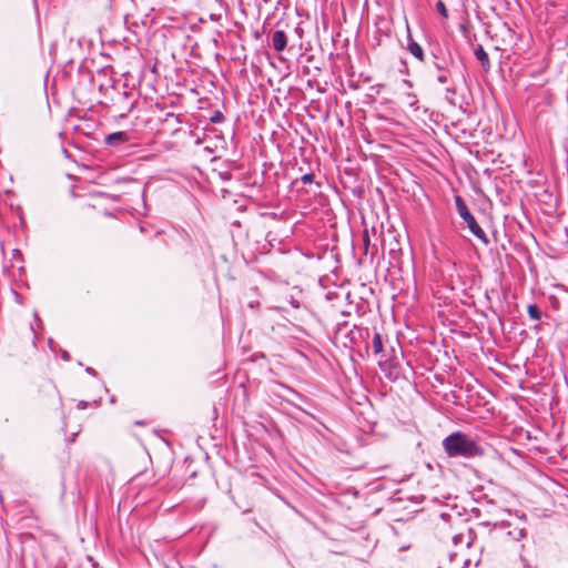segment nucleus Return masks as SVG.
<instances>
[{"label":"nucleus","mask_w":568,"mask_h":568,"mask_svg":"<svg viewBox=\"0 0 568 568\" xmlns=\"http://www.w3.org/2000/svg\"><path fill=\"white\" fill-rule=\"evenodd\" d=\"M378 365L387 379L395 382L399 378L400 366L396 358H387L385 355H382L378 359Z\"/></svg>","instance_id":"0eeeda50"},{"label":"nucleus","mask_w":568,"mask_h":568,"mask_svg":"<svg viewBox=\"0 0 568 568\" xmlns=\"http://www.w3.org/2000/svg\"><path fill=\"white\" fill-rule=\"evenodd\" d=\"M520 436H524L526 439H530L531 438V435H530V432L529 430H525V432H521L520 433Z\"/></svg>","instance_id":"f704fd0d"},{"label":"nucleus","mask_w":568,"mask_h":568,"mask_svg":"<svg viewBox=\"0 0 568 568\" xmlns=\"http://www.w3.org/2000/svg\"><path fill=\"white\" fill-rule=\"evenodd\" d=\"M544 460L556 464V456L549 455L548 449L541 444H535V465L542 464ZM544 481H550V479L535 466V504L539 505L535 506V516L550 518L554 514L555 500L542 486Z\"/></svg>","instance_id":"f257e3e1"},{"label":"nucleus","mask_w":568,"mask_h":568,"mask_svg":"<svg viewBox=\"0 0 568 568\" xmlns=\"http://www.w3.org/2000/svg\"><path fill=\"white\" fill-rule=\"evenodd\" d=\"M85 372L92 376H97V371L92 367H87Z\"/></svg>","instance_id":"72a5a7b5"},{"label":"nucleus","mask_w":568,"mask_h":568,"mask_svg":"<svg viewBox=\"0 0 568 568\" xmlns=\"http://www.w3.org/2000/svg\"><path fill=\"white\" fill-rule=\"evenodd\" d=\"M34 318H36V321L39 322V324L41 323V320L39 318L38 313H34Z\"/></svg>","instance_id":"a19ab883"},{"label":"nucleus","mask_w":568,"mask_h":568,"mask_svg":"<svg viewBox=\"0 0 568 568\" xmlns=\"http://www.w3.org/2000/svg\"><path fill=\"white\" fill-rule=\"evenodd\" d=\"M546 530H547V529H546V527H545V525H544V524L538 525V527H537V532H538V535H539V542H541V539H542V538H541V535H544V534L546 532Z\"/></svg>","instance_id":"cd10ccee"},{"label":"nucleus","mask_w":568,"mask_h":568,"mask_svg":"<svg viewBox=\"0 0 568 568\" xmlns=\"http://www.w3.org/2000/svg\"><path fill=\"white\" fill-rule=\"evenodd\" d=\"M457 93V90L454 85L447 87L445 90V99L452 104L455 105L453 97Z\"/></svg>","instance_id":"412c9836"},{"label":"nucleus","mask_w":568,"mask_h":568,"mask_svg":"<svg viewBox=\"0 0 568 568\" xmlns=\"http://www.w3.org/2000/svg\"><path fill=\"white\" fill-rule=\"evenodd\" d=\"M364 334L368 335V328L354 326V328L349 332L351 341L355 342L357 337H363Z\"/></svg>","instance_id":"6ab92c4d"},{"label":"nucleus","mask_w":568,"mask_h":568,"mask_svg":"<svg viewBox=\"0 0 568 568\" xmlns=\"http://www.w3.org/2000/svg\"><path fill=\"white\" fill-rule=\"evenodd\" d=\"M113 95L111 97V104L109 112L116 119H126L133 111L136 99L134 93L128 90H118L112 87Z\"/></svg>","instance_id":"39448f33"},{"label":"nucleus","mask_w":568,"mask_h":568,"mask_svg":"<svg viewBox=\"0 0 568 568\" xmlns=\"http://www.w3.org/2000/svg\"><path fill=\"white\" fill-rule=\"evenodd\" d=\"M271 41L274 50L276 52H282L287 45V36L283 30H276L273 32Z\"/></svg>","instance_id":"2eb2a0df"},{"label":"nucleus","mask_w":568,"mask_h":568,"mask_svg":"<svg viewBox=\"0 0 568 568\" xmlns=\"http://www.w3.org/2000/svg\"><path fill=\"white\" fill-rule=\"evenodd\" d=\"M552 374H554V371L550 365L547 367L545 366L540 369V378L541 379H546V378L550 377Z\"/></svg>","instance_id":"393cba45"},{"label":"nucleus","mask_w":568,"mask_h":568,"mask_svg":"<svg viewBox=\"0 0 568 568\" xmlns=\"http://www.w3.org/2000/svg\"><path fill=\"white\" fill-rule=\"evenodd\" d=\"M521 211H523V214L525 215L526 220L531 223V217L529 215V211L528 209L524 205V203L521 202Z\"/></svg>","instance_id":"c85d7f7f"},{"label":"nucleus","mask_w":568,"mask_h":568,"mask_svg":"<svg viewBox=\"0 0 568 568\" xmlns=\"http://www.w3.org/2000/svg\"><path fill=\"white\" fill-rule=\"evenodd\" d=\"M381 244H382V247H384V245H385V240H382V241H381Z\"/></svg>","instance_id":"c03bdc74"},{"label":"nucleus","mask_w":568,"mask_h":568,"mask_svg":"<svg viewBox=\"0 0 568 568\" xmlns=\"http://www.w3.org/2000/svg\"><path fill=\"white\" fill-rule=\"evenodd\" d=\"M549 298L555 310L568 314V290L560 288L557 295H551Z\"/></svg>","instance_id":"9d476101"},{"label":"nucleus","mask_w":568,"mask_h":568,"mask_svg":"<svg viewBox=\"0 0 568 568\" xmlns=\"http://www.w3.org/2000/svg\"><path fill=\"white\" fill-rule=\"evenodd\" d=\"M436 10L444 19H448V10L442 0L436 2Z\"/></svg>","instance_id":"5701e85b"},{"label":"nucleus","mask_w":568,"mask_h":568,"mask_svg":"<svg viewBox=\"0 0 568 568\" xmlns=\"http://www.w3.org/2000/svg\"><path fill=\"white\" fill-rule=\"evenodd\" d=\"M89 405H90V403H89V402L80 400V402L78 403L77 407H78V409H85V408H88V407H89Z\"/></svg>","instance_id":"c756f323"},{"label":"nucleus","mask_w":568,"mask_h":568,"mask_svg":"<svg viewBox=\"0 0 568 568\" xmlns=\"http://www.w3.org/2000/svg\"><path fill=\"white\" fill-rule=\"evenodd\" d=\"M406 103L409 108H413L414 110H417L419 106H418V99L417 97L415 95V93L413 92H407L406 93Z\"/></svg>","instance_id":"aec40b11"},{"label":"nucleus","mask_w":568,"mask_h":568,"mask_svg":"<svg viewBox=\"0 0 568 568\" xmlns=\"http://www.w3.org/2000/svg\"><path fill=\"white\" fill-rule=\"evenodd\" d=\"M100 404V400H94L93 405L98 406Z\"/></svg>","instance_id":"37998d69"},{"label":"nucleus","mask_w":568,"mask_h":568,"mask_svg":"<svg viewBox=\"0 0 568 568\" xmlns=\"http://www.w3.org/2000/svg\"><path fill=\"white\" fill-rule=\"evenodd\" d=\"M538 183L539 180L535 179V189L537 187ZM535 200L544 204V207H540V211L545 215L552 216V214L556 212V197L547 190H544L541 195H539L535 190Z\"/></svg>","instance_id":"6e6552de"},{"label":"nucleus","mask_w":568,"mask_h":568,"mask_svg":"<svg viewBox=\"0 0 568 568\" xmlns=\"http://www.w3.org/2000/svg\"><path fill=\"white\" fill-rule=\"evenodd\" d=\"M528 268L532 272V265L530 264V257L528 256Z\"/></svg>","instance_id":"58836bf2"},{"label":"nucleus","mask_w":568,"mask_h":568,"mask_svg":"<svg viewBox=\"0 0 568 568\" xmlns=\"http://www.w3.org/2000/svg\"><path fill=\"white\" fill-rule=\"evenodd\" d=\"M402 64L404 65L405 73H407V72H408V69H407V64H406V62H405V61H402Z\"/></svg>","instance_id":"4c0bfd02"},{"label":"nucleus","mask_w":568,"mask_h":568,"mask_svg":"<svg viewBox=\"0 0 568 568\" xmlns=\"http://www.w3.org/2000/svg\"><path fill=\"white\" fill-rule=\"evenodd\" d=\"M301 181L304 184H311L314 182V174L313 173H305L301 176Z\"/></svg>","instance_id":"bb28decb"},{"label":"nucleus","mask_w":568,"mask_h":568,"mask_svg":"<svg viewBox=\"0 0 568 568\" xmlns=\"http://www.w3.org/2000/svg\"><path fill=\"white\" fill-rule=\"evenodd\" d=\"M474 55L478 60V62L480 63V65H481L484 71L487 72V71L490 70V67H491L490 65V60H489L488 53L485 51L483 45L478 44L474 49Z\"/></svg>","instance_id":"dca6fc26"},{"label":"nucleus","mask_w":568,"mask_h":568,"mask_svg":"<svg viewBox=\"0 0 568 568\" xmlns=\"http://www.w3.org/2000/svg\"><path fill=\"white\" fill-rule=\"evenodd\" d=\"M224 120H225V118H224L223 113L220 110H215L212 113V115L210 116V121L212 123H215V124L222 123V122H224Z\"/></svg>","instance_id":"b1692460"},{"label":"nucleus","mask_w":568,"mask_h":568,"mask_svg":"<svg viewBox=\"0 0 568 568\" xmlns=\"http://www.w3.org/2000/svg\"><path fill=\"white\" fill-rule=\"evenodd\" d=\"M407 50L418 61H420V62L425 61L424 49L413 39V36L410 33V29H409L408 24H407Z\"/></svg>","instance_id":"f8f14e48"},{"label":"nucleus","mask_w":568,"mask_h":568,"mask_svg":"<svg viewBox=\"0 0 568 568\" xmlns=\"http://www.w3.org/2000/svg\"><path fill=\"white\" fill-rule=\"evenodd\" d=\"M286 300L294 308H300L302 306L300 300L293 295H290Z\"/></svg>","instance_id":"a878e982"},{"label":"nucleus","mask_w":568,"mask_h":568,"mask_svg":"<svg viewBox=\"0 0 568 568\" xmlns=\"http://www.w3.org/2000/svg\"><path fill=\"white\" fill-rule=\"evenodd\" d=\"M16 301H19V294L16 293Z\"/></svg>","instance_id":"a18cd8bd"},{"label":"nucleus","mask_w":568,"mask_h":568,"mask_svg":"<svg viewBox=\"0 0 568 568\" xmlns=\"http://www.w3.org/2000/svg\"><path fill=\"white\" fill-rule=\"evenodd\" d=\"M129 141V134L124 131L113 132L104 138V143L111 148H118Z\"/></svg>","instance_id":"4468645a"},{"label":"nucleus","mask_w":568,"mask_h":568,"mask_svg":"<svg viewBox=\"0 0 568 568\" xmlns=\"http://www.w3.org/2000/svg\"><path fill=\"white\" fill-rule=\"evenodd\" d=\"M61 357L63 361L69 362L70 361V354L67 351H63L61 354Z\"/></svg>","instance_id":"473e14b6"},{"label":"nucleus","mask_w":568,"mask_h":568,"mask_svg":"<svg viewBox=\"0 0 568 568\" xmlns=\"http://www.w3.org/2000/svg\"><path fill=\"white\" fill-rule=\"evenodd\" d=\"M547 83V80L541 78L535 72V89L540 88L539 93L535 92V100L537 98H542L545 104L549 105L551 103L552 94L549 89H544V85Z\"/></svg>","instance_id":"ddd939ff"},{"label":"nucleus","mask_w":568,"mask_h":568,"mask_svg":"<svg viewBox=\"0 0 568 568\" xmlns=\"http://www.w3.org/2000/svg\"><path fill=\"white\" fill-rule=\"evenodd\" d=\"M534 312H535V321L539 320L541 316V311L537 307V305H535Z\"/></svg>","instance_id":"7c9ffc66"},{"label":"nucleus","mask_w":568,"mask_h":568,"mask_svg":"<svg viewBox=\"0 0 568 568\" xmlns=\"http://www.w3.org/2000/svg\"><path fill=\"white\" fill-rule=\"evenodd\" d=\"M544 438H548V435L537 425L535 422V442H544Z\"/></svg>","instance_id":"4be33fe9"},{"label":"nucleus","mask_w":568,"mask_h":568,"mask_svg":"<svg viewBox=\"0 0 568 568\" xmlns=\"http://www.w3.org/2000/svg\"><path fill=\"white\" fill-rule=\"evenodd\" d=\"M455 205L459 217L467 225L470 233L478 239L483 244L488 245L489 239L483 227L478 224L474 214L470 212L467 203L460 195H455Z\"/></svg>","instance_id":"423d86ee"},{"label":"nucleus","mask_w":568,"mask_h":568,"mask_svg":"<svg viewBox=\"0 0 568 568\" xmlns=\"http://www.w3.org/2000/svg\"><path fill=\"white\" fill-rule=\"evenodd\" d=\"M539 357V354L537 353V351L535 349V361Z\"/></svg>","instance_id":"79ce46f5"},{"label":"nucleus","mask_w":568,"mask_h":568,"mask_svg":"<svg viewBox=\"0 0 568 568\" xmlns=\"http://www.w3.org/2000/svg\"><path fill=\"white\" fill-rule=\"evenodd\" d=\"M372 347H373L375 355H381V356L384 355L383 354V352H384L383 336L377 332H375V334L373 336Z\"/></svg>","instance_id":"f3484780"},{"label":"nucleus","mask_w":568,"mask_h":568,"mask_svg":"<svg viewBox=\"0 0 568 568\" xmlns=\"http://www.w3.org/2000/svg\"><path fill=\"white\" fill-rule=\"evenodd\" d=\"M403 84L408 87V88H413V82L410 80H403Z\"/></svg>","instance_id":"e433bc0d"},{"label":"nucleus","mask_w":568,"mask_h":568,"mask_svg":"<svg viewBox=\"0 0 568 568\" xmlns=\"http://www.w3.org/2000/svg\"><path fill=\"white\" fill-rule=\"evenodd\" d=\"M532 37L529 36L527 41L519 38L513 45V67L511 71L516 74L518 85L528 87L526 78L532 75L531 58L532 52L529 50Z\"/></svg>","instance_id":"7ed1b4c3"},{"label":"nucleus","mask_w":568,"mask_h":568,"mask_svg":"<svg viewBox=\"0 0 568 568\" xmlns=\"http://www.w3.org/2000/svg\"><path fill=\"white\" fill-rule=\"evenodd\" d=\"M48 343H49L50 348L53 351V341L51 338H49Z\"/></svg>","instance_id":"ea45409f"},{"label":"nucleus","mask_w":568,"mask_h":568,"mask_svg":"<svg viewBox=\"0 0 568 568\" xmlns=\"http://www.w3.org/2000/svg\"><path fill=\"white\" fill-rule=\"evenodd\" d=\"M507 535L515 541H520L527 537V531L523 527H514L508 530Z\"/></svg>","instance_id":"a211bd4d"},{"label":"nucleus","mask_w":568,"mask_h":568,"mask_svg":"<svg viewBox=\"0 0 568 568\" xmlns=\"http://www.w3.org/2000/svg\"><path fill=\"white\" fill-rule=\"evenodd\" d=\"M362 241H363V253L372 262L378 253V245H377V243H372L371 235H369V232L367 229H365L363 232Z\"/></svg>","instance_id":"1a4fd4ad"},{"label":"nucleus","mask_w":568,"mask_h":568,"mask_svg":"<svg viewBox=\"0 0 568 568\" xmlns=\"http://www.w3.org/2000/svg\"><path fill=\"white\" fill-rule=\"evenodd\" d=\"M429 54L432 65L438 72L436 81L440 84L449 83L450 69L455 65V59L449 48L435 43L430 47Z\"/></svg>","instance_id":"20e7f679"},{"label":"nucleus","mask_w":568,"mask_h":568,"mask_svg":"<svg viewBox=\"0 0 568 568\" xmlns=\"http://www.w3.org/2000/svg\"><path fill=\"white\" fill-rule=\"evenodd\" d=\"M515 550L518 554V558L514 561V568L517 564H520L523 568H532L529 548H527L525 544H518L516 545Z\"/></svg>","instance_id":"9b49d317"},{"label":"nucleus","mask_w":568,"mask_h":568,"mask_svg":"<svg viewBox=\"0 0 568 568\" xmlns=\"http://www.w3.org/2000/svg\"><path fill=\"white\" fill-rule=\"evenodd\" d=\"M16 301H19V294L16 293Z\"/></svg>","instance_id":"49530a36"},{"label":"nucleus","mask_w":568,"mask_h":568,"mask_svg":"<svg viewBox=\"0 0 568 568\" xmlns=\"http://www.w3.org/2000/svg\"><path fill=\"white\" fill-rule=\"evenodd\" d=\"M443 448L449 457L475 458L485 454V449L473 436L455 432L443 440Z\"/></svg>","instance_id":"f03ea898"},{"label":"nucleus","mask_w":568,"mask_h":568,"mask_svg":"<svg viewBox=\"0 0 568 568\" xmlns=\"http://www.w3.org/2000/svg\"><path fill=\"white\" fill-rule=\"evenodd\" d=\"M550 552L554 555V557H557L558 548L556 544H552L549 548Z\"/></svg>","instance_id":"2f4dec72"},{"label":"nucleus","mask_w":568,"mask_h":568,"mask_svg":"<svg viewBox=\"0 0 568 568\" xmlns=\"http://www.w3.org/2000/svg\"><path fill=\"white\" fill-rule=\"evenodd\" d=\"M527 313L530 318H532V303L527 305Z\"/></svg>","instance_id":"c9c22d12"}]
</instances>
